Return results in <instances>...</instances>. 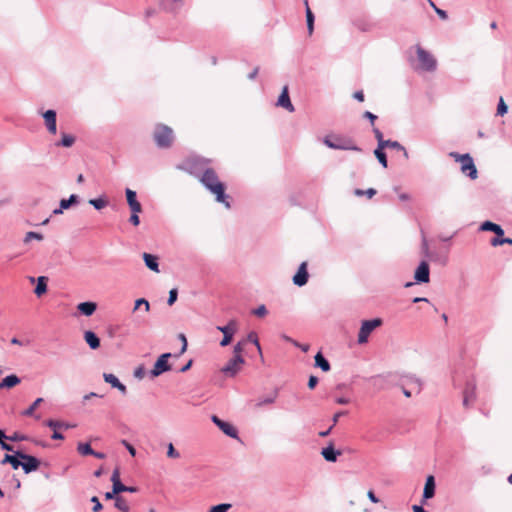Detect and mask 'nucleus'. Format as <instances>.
<instances>
[{"label": "nucleus", "mask_w": 512, "mask_h": 512, "mask_svg": "<svg viewBox=\"0 0 512 512\" xmlns=\"http://www.w3.org/2000/svg\"><path fill=\"white\" fill-rule=\"evenodd\" d=\"M200 181L212 194L216 196L217 202L223 203L226 208H230V203L226 200L227 196L225 195L224 184L219 181L218 176L213 169H205Z\"/></svg>", "instance_id": "obj_1"}, {"label": "nucleus", "mask_w": 512, "mask_h": 512, "mask_svg": "<svg viewBox=\"0 0 512 512\" xmlns=\"http://www.w3.org/2000/svg\"><path fill=\"white\" fill-rule=\"evenodd\" d=\"M416 55L418 61V64L415 66L416 71L434 72L436 70L437 60L430 52L417 45Z\"/></svg>", "instance_id": "obj_2"}, {"label": "nucleus", "mask_w": 512, "mask_h": 512, "mask_svg": "<svg viewBox=\"0 0 512 512\" xmlns=\"http://www.w3.org/2000/svg\"><path fill=\"white\" fill-rule=\"evenodd\" d=\"M450 156L454 158L456 162L461 163V172L464 175L468 176L471 180H475L478 177L477 168L470 154H459L457 152H451Z\"/></svg>", "instance_id": "obj_3"}, {"label": "nucleus", "mask_w": 512, "mask_h": 512, "mask_svg": "<svg viewBox=\"0 0 512 512\" xmlns=\"http://www.w3.org/2000/svg\"><path fill=\"white\" fill-rule=\"evenodd\" d=\"M154 141L159 148H169L174 140L173 130L163 124H158L154 130Z\"/></svg>", "instance_id": "obj_4"}, {"label": "nucleus", "mask_w": 512, "mask_h": 512, "mask_svg": "<svg viewBox=\"0 0 512 512\" xmlns=\"http://www.w3.org/2000/svg\"><path fill=\"white\" fill-rule=\"evenodd\" d=\"M383 321L380 318H374L370 320H364L361 323V327L358 333L357 342L360 345L368 342L370 334L378 327L382 325Z\"/></svg>", "instance_id": "obj_5"}, {"label": "nucleus", "mask_w": 512, "mask_h": 512, "mask_svg": "<svg viewBox=\"0 0 512 512\" xmlns=\"http://www.w3.org/2000/svg\"><path fill=\"white\" fill-rule=\"evenodd\" d=\"M245 364L243 356H233L222 368L221 372L229 378L235 377Z\"/></svg>", "instance_id": "obj_6"}, {"label": "nucleus", "mask_w": 512, "mask_h": 512, "mask_svg": "<svg viewBox=\"0 0 512 512\" xmlns=\"http://www.w3.org/2000/svg\"><path fill=\"white\" fill-rule=\"evenodd\" d=\"M171 357V353H164L159 356L156 360L153 369L150 371L152 377H158L164 372H167L171 369L170 364L168 363V359Z\"/></svg>", "instance_id": "obj_7"}, {"label": "nucleus", "mask_w": 512, "mask_h": 512, "mask_svg": "<svg viewBox=\"0 0 512 512\" xmlns=\"http://www.w3.org/2000/svg\"><path fill=\"white\" fill-rule=\"evenodd\" d=\"M211 420L225 435L234 439L238 438V431L232 424L223 421L216 415H213Z\"/></svg>", "instance_id": "obj_8"}, {"label": "nucleus", "mask_w": 512, "mask_h": 512, "mask_svg": "<svg viewBox=\"0 0 512 512\" xmlns=\"http://www.w3.org/2000/svg\"><path fill=\"white\" fill-rule=\"evenodd\" d=\"M22 460L21 467L26 474L36 471L40 466V461L29 454L23 452V454L18 455Z\"/></svg>", "instance_id": "obj_9"}, {"label": "nucleus", "mask_w": 512, "mask_h": 512, "mask_svg": "<svg viewBox=\"0 0 512 512\" xmlns=\"http://www.w3.org/2000/svg\"><path fill=\"white\" fill-rule=\"evenodd\" d=\"M217 329L224 335L220 345L225 347L231 343L233 335L236 332V322L231 320L226 326H218Z\"/></svg>", "instance_id": "obj_10"}, {"label": "nucleus", "mask_w": 512, "mask_h": 512, "mask_svg": "<svg viewBox=\"0 0 512 512\" xmlns=\"http://www.w3.org/2000/svg\"><path fill=\"white\" fill-rule=\"evenodd\" d=\"M414 279L418 283H427L430 279V270L429 265L426 261H422L419 266L417 267Z\"/></svg>", "instance_id": "obj_11"}, {"label": "nucleus", "mask_w": 512, "mask_h": 512, "mask_svg": "<svg viewBox=\"0 0 512 512\" xmlns=\"http://www.w3.org/2000/svg\"><path fill=\"white\" fill-rule=\"evenodd\" d=\"M309 274L307 271V263L302 262L298 268L297 273L293 276V283L296 286L302 287L308 282Z\"/></svg>", "instance_id": "obj_12"}, {"label": "nucleus", "mask_w": 512, "mask_h": 512, "mask_svg": "<svg viewBox=\"0 0 512 512\" xmlns=\"http://www.w3.org/2000/svg\"><path fill=\"white\" fill-rule=\"evenodd\" d=\"M277 106L282 107L289 112H294L295 108L290 100L287 86L283 87V90L277 100Z\"/></svg>", "instance_id": "obj_13"}, {"label": "nucleus", "mask_w": 512, "mask_h": 512, "mask_svg": "<svg viewBox=\"0 0 512 512\" xmlns=\"http://www.w3.org/2000/svg\"><path fill=\"white\" fill-rule=\"evenodd\" d=\"M43 118L45 120V125L49 133L56 134L57 133V125H56V111L47 110L43 113Z\"/></svg>", "instance_id": "obj_14"}, {"label": "nucleus", "mask_w": 512, "mask_h": 512, "mask_svg": "<svg viewBox=\"0 0 512 512\" xmlns=\"http://www.w3.org/2000/svg\"><path fill=\"white\" fill-rule=\"evenodd\" d=\"M127 203L131 209V212H142V206L137 200L136 192L127 188L125 191Z\"/></svg>", "instance_id": "obj_15"}, {"label": "nucleus", "mask_w": 512, "mask_h": 512, "mask_svg": "<svg viewBox=\"0 0 512 512\" xmlns=\"http://www.w3.org/2000/svg\"><path fill=\"white\" fill-rule=\"evenodd\" d=\"M435 488H436L435 478L433 475H429L425 481V485H424V489H423V499L429 500V499L433 498L435 495Z\"/></svg>", "instance_id": "obj_16"}, {"label": "nucleus", "mask_w": 512, "mask_h": 512, "mask_svg": "<svg viewBox=\"0 0 512 512\" xmlns=\"http://www.w3.org/2000/svg\"><path fill=\"white\" fill-rule=\"evenodd\" d=\"M323 142L331 149L361 151V149L355 145L343 144L339 141H331L328 137H326Z\"/></svg>", "instance_id": "obj_17"}, {"label": "nucleus", "mask_w": 512, "mask_h": 512, "mask_svg": "<svg viewBox=\"0 0 512 512\" xmlns=\"http://www.w3.org/2000/svg\"><path fill=\"white\" fill-rule=\"evenodd\" d=\"M378 145L380 146V148H383V149H385V148H392V149L401 151L403 153V156L406 159L409 157L406 148L401 143H399L398 141L384 140L383 142H381Z\"/></svg>", "instance_id": "obj_18"}, {"label": "nucleus", "mask_w": 512, "mask_h": 512, "mask_svg": "<svg viewBox=\"0 0 512 512\" xmlns=\"http://www.w3.org/2000/svg\"><path fill=\"white\" fill-rule=\"evenodd\" d=\"M321 455L323 458L328 462H336L337 457L341 455V452L338 450H335L332 444L328 445L327 447L323 448L321 451Z\"/></svg>", "instance_id": "obj_19"}, {"label": "nucleus", "mask_w": 512, "mask_h": 512, "mask_svg": "<svg viewBox=\"0 0 512 512\" xmlns=\"http://www.w3.org/2000/svg\"><path fill=\"white\" fill-rule=\"evenodd\" d=\"M78 311L85 315L91 316L97 309V304L92 301L81 302L77 306Z\"/></svg>", "instance_id": "obj_20"}, {"label": "nucleus", "mask_w": 512, "mask_h": 512, "mask_svg": "<svg viewBox=\"0 0 512 512\" xmlns=\"http://www.w3.org/2000/svg\"><path fill=\"white\" fill-rule=\"evenodd\" d=\"M84 340L92 350L100 347V339L93 331H85Z\"/></svg>", "instance_id": "obj_21"}, {"label": "nucleus", "mask_w": 512, "mask_h": 512, "mask_svg": "<svg viewBox=\"0 0 512 512\" xmlns=\"http://www.w3.org/2000/svg\"><path fill=\"white\" fill-rule=\"evenodd\" d=\"M481 231H490V232H494L497 236H503L504 235V230L502 229V227L496 223H493L491 221H485L483 222L481 225H480V228H479Z\"/></svg>", "instance_id": "obj_22"}, {"label": "nucleus", "mask_w": 512, "mask_h": 512, "mask_svg": "<svg viewBox=\"0 0 512 512\" xmlns=\"http://www.w3.org/2000/svg\"><path fill=\"white\" fill-rule=\"evenodd\" d=\"M145 265L154 272H159L158 257L149 253H143Z\"/></svg>", "instance_id": "obj_23"}, {"label": "nucleus", "mask_w": 512, "mask_h": 512, "mask_svg": "<svg viewBox=\"0 0 512 512\" xmlns=\"http://www.w3.org/2000/svg\"><path fill=\"white\" fill-rule=\"evenodd\" d=\"M474 399H475V385L468 383L467 387L464 391L463 405L465 407H469V405L474 401Z\"/></svg>", "instance_id": "obj_24"}, {"label": "nucleus", "mask_w": 512, "mask_h": 512, "mask_svg": "<svg viewBox=\"0 0 512 512\" xmlns=\"http://www.w3.org/2000/svg\"><path fill=\"white\" fill-rule=\"evenodd\" d=\"M20 382L21 380L17 375H8L0 382V390L4 388H12L18 385Z\"/></svg>", "instance_id": "obj_25"}, {"label": "nucleus", "mask_w": 512, "mask_h": 512, "mask_svg": "<svg viewBox=\"0 0 512 512\" xmlns=\"http://www.w3.org/2000/svg\"><path fill=\"white\" fill-rule=\"evenodd\" d=\"M315 366L320 368L324 372H328L330 370V363L328 360L323 356L321 352H318L315 355Z\"/></svg>", "instance_id": "obj_26"}, {"label": "nucleus", "mask_w": 512, "mask_h": 512, "mask_svg": "<svg viewBox=\"0 0 512 512\" xmlns=\"http://www.w3.org/2000/svg\"><path fill=\"white\" fill-rule=\"evenodd\" d=\"M35 294L40 297L47 292V277L40 276L37 278V285L34 290Z\"/></svg>", "instance_id": "obj_27"}, {"label": "nucleus", "mask_w": 512, "mask_h": 512, "mask_svg": "<svg viewBox=\"0 0 512 512\" xmlns=\"http://www.w3.org/2000/svg\"><path fill=\"white\" fill-rule=\"evenodd\" d=\"M46 425L52 429H59V428L69 429V428H74L76 426L75 424L60 422V421L53 420V419L47 420Z\"/></svg>", "instance_id": "obj_28"}, {"label": "nucleus", "mask_w": 512, "mask_h": 512, "mask_svg": "<svg viewBox=\"0 0 512 512\" xmlns=\"http://www.w3.org/2000/svg\"><path fill=\"white\" fill-rule=\"evenodd\" d=\"M306 6H308L307 1L305 2ZM306 22H307V30L309 35H311L314 31V15L309 7H306Z\"/></svg>", "instance_id": "obj_29"}, {"label": "nucleus", "mask_w": 512, "mask_h": 512, "mask_svg": "<svg viewBox=\"0 0 512 512\" xmlns=\"http://www.w3.org/2000/svg\"><path fill=\"white\" fill-rule=\"evenodd\" d=\"M74 143L75 137L73 135L62 133V138L56 143V146L71 147Z\"/></svg>", "instance_id": "obj_30"}, {"label": "nucleus", "mask_w": 512, "mask_h": 512, "mask_svg": "<svg viewBox=\"0 0 512 512\" xmlns=\"http://www.w3.org/2000/svg\"><path fill=\"white\" fill-rule=\"evenodd\" d=\"M79 202V197L76 194L70 195L68 199H61L60 204L61 208H64V210L70 208L72 205H75Z\"/></svg>", "instance_id": "obj_31"}, {"label": "nucleus", "mask_w": 512, "mask_h": 512, "mask_svg": "<svg viewBox=\"0 0 512 512\" xmlns=\"http://www.w3.org/2000/svg\"><path fill=\"white\" fill-rule=\"evenodd\" d=\"M374 155L378 159L379 163L386 168L387 167V157L384 152L383 148H380L379 145H377V148L374 150Z\"/></svg>", "instance_id": "obj_32"}, {"label": "nucleus", "mask_w": 512, "mask_h": 512, "mask_svg": "<svg viewBox=\"0 0 512 512\" xmlns=\"http://www.w3.org/2000/svg\"><path fill=\"white\" fill-rule=\"evenodd\" d=\"M89 204L92 205L96 210H101L107 206L108 201L104 197L90 199Z\"/></svg>", "instance_id": "obj_33"}, {"label": "nucleus", "mask_w": 512, "mask_h": 512, "mask_svg": "<svg viewBox=\"0 0 512 512\" xmlns=\"http://www.w3.org/2000/svg\"><path fill=\"white\" fill-rule=\"evenodd\" d=\"M77 451L83 456L94 454V450L91 448L89 443H78Z\"/></svg>", "instance_id": "obj_34"}, {"label": "nucleus", "mask_w": 512, "mask_h": 512, "mask_svg": "<svg viewBox=\"0 0 512 512\" xmlns=\"http://www.w3.org/2000/svg\"><path fill=\"white\" fill-rule=\"evenodd\" d=\"M115 507L119 509L122 512H128L129 511V505L127 501L122 496H117L115 500Z\"/></svg>", "instance_id": "obj_35"}, {"label": "nucleus", "mask_w": 512, "mask_h": 512, "mask_svg": "<svg viewBox=\"0 0 512 512\" xmlns=\"http://www.w3.org/2000/svg\"><path fill=\"white\" fill-rule=\"evenodd\" d=\"M245 340H246V343L247 342L253 343L256 346L259 354L262 355V349H261L257 334L255 332H250Z\"/></svg>", "instance_id": "obj_36"}, {"label": "nucleus", "mask_w": 512, "mask_h": 512, "mask_svg": "<svg viewBox=\"0 0 512 512\" xmlns=\"http://www.w3.org/2000/svg\"><path fill=\"white\" fill-rule=\"evenodd\" d=\"M43 402L42 398H37L30 407L23 411L24 416H33L36 408Z\"/></svg>", "instance_id": "obj_37"}, {"label": "nucleus", "mask_w": 512, "mask_h": 512, "mask_svg": "<svg viewBox=\"0 0 512 512\" xmlns=\"http://www.w3.org/2000/svg\"><path fill=\"white\" fill-rule=\"evenodd\" d=\"M31 240L41 241V240H43V235L40 233H37V232H33V231L27 232L23 241L25 244H27Z\"/></svg>", "instance_id": "obj_38"}, {"label": "nucleus", "mask_w": 512, "mask_h": 512, "mask_svg": "<svg viewBox=\"0 0 512 512\" xmlns=\"http://www.w3.org/2000/svg\"><path fill=\"white\" fill-rule=\"evenodd\" d=\"M141 306H144L145 312H149L150 310V304L149 302L144 298H139L135 301L133 312L138 310Z\"/></svg>", "instance_id": "obj_39"}, {"label": "nucleus", "mask_w": 512, "mask_h": 512, "mask_svg": "<svg viewBox=\"0 0 512 512\" xmlns=\"http://www.w3.org/2000/svg\"><path fill=\"white\" fill-rule=\"evenodd\" d=\"M354 194L356 196L366 195L368 198H372L376 194V190L374 188H369L367 190L355 189Z\"/></svg>", "instance_id": "obj_40"}, {"label": "nucleus", "mask_w": 512, "mask_h": 512, "mask_svg": "<svg viewBox=\"0 0 512 512\" xmlns=\"http://www.w3.org/2000/svg\"><path fill=\"white\" fill-rule=\"evenodd\" d=\"M19 454H23V452L22 451L14 452V454L12 456V462L9 463V464H11L13 469H18L19 467H21L22 461H21L20 457L18 456Z\"/></svg>", "instance_id": "obj_41"}, {"label": "nucleus", "mask_w": 512, "mask_h": 512, "mask_svg": "<svg viewBox=\"0 0 512 512\" xmlns=\"http://www.w3.org/2000/svg\"><path fill=\"white\" fill-rule=\"evenodd\" d=\"M503 244H510L512 245V239L511 238H500V237H495L491 240V245L492 246H499V245H503Z\"/></svg>", "instance_id": "obj_42"}, {"label": "nucleus", "mask_w": 512, "mask_h": 512, "mask_svg": "<svg viewBox=\"0 0 512 512\" xmlns=\"http://www.w3.org/2000/svg\"><path fill=\"white\" fill-rule=\"evenodd\" d=\"M231 508L229 503H221L213 506L209 512H227Z\"/></svg>", "instance_id": "obj_43"}, {"label": "nucleus", "mask_w": 512, "mask_h": 512, "mask_svg": "<svg viewBox=\"0 0 512 512\" xmlns=\"http://www.w3.org/2000/svg\"><path fill=\"white\" fill-rule=\"evenodd\" d=\"M103 379L106 383H109L113 388L118 383L119 379L111 373H104Z\"/></svg>", "instance_id": "obj_44"}, {"label": "nucleus", "mask_w": 512, "mask_h": 512, "mask_svg": "<svg viewBox=\"0 0 512 512\" xmlns=\"http://www.w3.org/2000/svg\"><path fill=\"white\" fill-rule=\"evenodd\" d=\"M246 345V340L239 341L234 347H233V356H242V352L244 350V346Z\"/></svg>", "instance_id": "obj_45"}, {"label": "nucleus", "mask_w": 512, "mask_h": 512, "mask_svg": "<svg viewBox=\"0 0 512 512\" xmlns=\"http://www.w3.org/2000/svg\"><path fill=\"white\" fill-rule=\"evenodd\" d=\"M177 298H178V290L176 288L171 289L169 291V297L167 300V304L169 306H172L177 301Z\"/></svg>", "instance_id": "obj_46"}, {"label": "nucleus", "mask_w": 512, "mask_h": 512, "mask_svg": "<svg viewBox=\"0 0 512 512\" xmlns=\"http://www.w3.org/2000/svg\"><path fill=\"white\" fill-rule=\"evenodd\" d=\"M508 111V106L504 102L503 98H500L498 106H497V114L503 116Z\"/></svg>", "instance_id": "obj_47"}, {"label": "nucleus", "mask_w": 512, "mask_h": 512, "mask_svg": "<svg viewBox=\"0 0 512 512\" xmlns=\"http://www.w3.org/2000/svg\"><path fill=\"white\" fill-rule=\"evenodd\" d=\"M167 456L173 459H177L180 457L179 452L175 450L172 443H169L167 446Z\"/></svg>", "instance_id": "obj_48"}, {"label": "nucleus", "mask_w": 512, "mask_h": 512, "mask_svg": "<svg viewBox=\"0 0 512 512\" xmlns=\"http://www.w3.org/2000/svg\"><path fill=\"white\" fill-rule=\"evenodd\" d=\"M112 490H113V493H116L118 495L122 492H126V485H124L121 481L120 482L115 481V484H112Z\"/></svg>", "instance_id": "obj_49"}, {"label": "nucleus", "mask_w": 512, "mask_h": 512, "mask_svg": "<svg viewBox=\"0 0 512 512\" xmlns=\"http://www.w3.org/2000/svg\"><path fill=\"white\" fill-rule=\"evenodd\" d=\"M252 313L257 317H264L268 311L265 305H260L257 308H255Z\"/></svg>", "instance_id": "obj_50"}, {"label": "nucleus", "mask_w": 512, "mask_h": 512, "mask_svg": "<svg viewBox=\"0 0 512 512\" xmlns=\"http://www.w3.org/2000/svg\"><path fill=\"white\" fill-rule=\"evenodd\" d=\"M91 502L94 504L93 508H92V511L93 512H100L103 508L102 504L100 503L98 497L96 496H93L91 498Z\"/></svg>", "instance_id": "obj_51"}, {"label": "nucleus", "mask_w": 512, "mask_h": 512, "mask_svg": "<svg viewBox=\"0 0 512 512\" xmlns=\"http://www.w3.org/2000/svg\"><path fill=\"white\" fill-rule=\"evenodd\" d=\"M276 396L277 394L275 393L274 395L272 396H269V397H266L264 399H262L259 403H258V406H262V405H269V404H272L275 402V399H276Z\"/></svg>", "instance_id": "obj_52"}, {"label": "nucleus", "mask_w": 512, "mask_h": 512, "mask_svg": "<svg viewBox=\"0 0 512 512\" xmlns=\"http://www.w3.org/2000/svg\"><path fill=\"white\" fill-rule=\"evenodd\" d=\"M138 213L139 212H132L130 219H129L130 223L133 224L134 226H137L140 223Z\"/></svg>", "instance_id": "obj_53"}, {"label": "nucleus", "mask_w": 512, "mask_h": 512, "mask_svg": "<svg viewBox=\"0 0 512 512\" xmlns=\"http://www.w3.org/2000/svg\"><path fill=\"white\" fill-rule=\"evenodd\" d=\"M410 384L414 385L417 393L421 391V381L416 377H410Z\"/></svg>", "instance_id": "obj_54"}, {"label": "nucleus", "mask_w": 512, "mask_h": 512, "mask_svg": "<svg viewBox=\"0 0 512 512\" xmlns=\"http://www.w3.org/2000/svg\"><path fill=\"white\" fill-rule=\"evenodd\" d=\"M122 444L126 447V449L128 450V452L130 453L131 456L136 455L135 448L129 442H127L126 440H123Z\"/></svg>", "instance_id": "obj_55"}, {"label": "nucleus", "mask_w": 512, "mask_h": 512, "mask_svg": "<svg viewBox=\"0 0 512 512\" xmlns=\"http://www.w3.org/2000/svg\"><path fill=\"white\" fill-rule=\"evenodd\" d=\"M111 481H112V484H115V481L116 482H120V470L119 468H116L114 469L113 473H112V476H111Z\"/></svg>", "instance_id": "obj_56"}, {"label": "nucleus", "mask_w": 512, "mask_h": 512, "mask_svg": "<svg viewBox=\"0 0 512 512\" xmlns=\"http://www.w3.org/2000/svg\"><path fill=\"white\" fill-rule=\"evenodd\" d=\"M318 384V378L316 376L311 375L308 380V387L310 389H314Z\"/></svg>", "instance_id": "obj_57"}, {"label": "nucleus", "mask_w": 512, "mask_h": 512, "mask_svg": "<svg viewBox=\"0 0 512 512\" xmlns=\"http://www.w3.org/2000/svg\"><path fill=\"white\" fill-rule=\"evenodd\" d=\"M375 138L377 139V145L384 141L383 134L378 128H373Z\"/></svg>", "instance_id": "obj_58"}, {"label": "nucleus", "mask_w": 512, "mask_h": 512, "mask_svg": "<svg viewBox=\"0 0 512 512\" xmlns=\"http://www.w3.org/2000/svg\"><path fill=\"white\" fill-rule=\"evenodd\" d=\"M145 375V370L143 367H138L137 369H135L134 371V376L138 379H142Z\"/></svg>", "instance_id": "obj_59"}, {"label": "nucleus", "mask_w": 512, "mask_h": 512, "mask_svg": "<svg viewBox=\"0 0 512 512\" xmlns=\"http://www.w3.org/2000/svg\"><path fill=\"white\" fill-rule=\"evenodd\" d=\"M114 388L118 389L123 395H125L127 393L126 386L123 383H121L120 381H118V383L114 386Z\"/></svg>", "instance_id": "obj_60"}, {"label": "nucleus", "mask_w": 512, "mask_h": 512, "mask_svg": "<svg viewBox=\"0 0 512 512\" xmlns=\"http://www.w3.org/2000/svg\"><path fill=\"white\" fill-rule=\"evenodd\" d=\"M114 388L118 389L123 395H125L127 393L126 386L123 383H121L120 381H118V383L114 386Z\"/></svg>", "instance_id": "obj_61"}, {"label": "nucleus", "mask_w": 512, "mask_h": 512, "mask_svg": "<svg viewBox=\"0 0 512 512\" xmlns=\"http://www.w3.org/2000/svg\"><path fill=\"white\" fill-rule=\"evenodd\" d=\"M367 497L373 503H378L379 502V499L376 497L375 493L372 490H369L367 492Z\"/></svg>", "instance_id": "obj_62"}, {"label": "nucleus", "mask_w": 512, "mask_h": 512, "mask_svg": "<svg viewBox=\"0 0 512 512\" xmlns=\"http://www.w3.org/2000/svg\"><path fill=\"white\" fill-rule=\"evenodd\" d=\"M363 117L364 118H367L371 121V123L373 124L374 121L377 119V116L369 111H366L364 114H363Z\"/></svg>", "instance_id": "obj_63"}, {"label": "nucleus", "mask_w": 512, "mask_h": 512, "mask_svg": "<svg viewBox=\"0 0 512 512\" xmlns=\"http://www.w3.org/2000/svg\"><path fill=\"white\" fill-rule=\"evenodd\" d=\"M435 12L443 20H446L448 18V15H447L446 11H444V10H442L440 8H435Z\"/></svg>", "instance_id": "obj_64"}]
</instances>
